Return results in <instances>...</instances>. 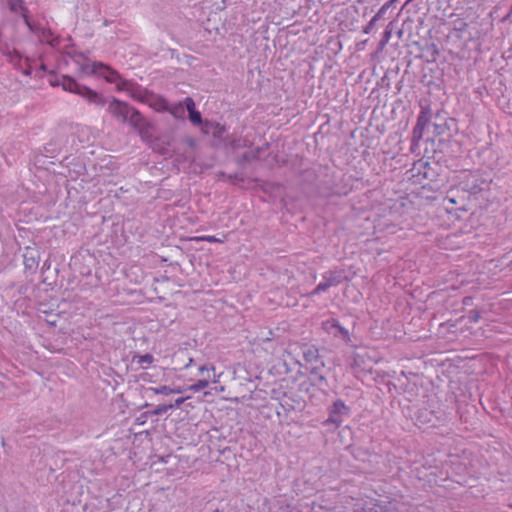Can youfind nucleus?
<instances>
[{
	"instance_id": "obj_20",
	"label": "nucleus",
	"mask_w": 512,
	"mask_h": 512,
	"mask_svg": "<svg viewBox=\"0 0 512 512\" xmlns=\"http://www.w3.org/2000/svg\"><path fill=\"white\" fill-rule=\"evenodd\" d=\"M198 371L201 374H204L205 372L209 373L210 371L214 372L215 366L214 365H201V366H199Z\"/></svg>"
},
{
	"instance_id": "obj_9",
	"label": "nucleus",
	"mask_w": 512,
	"mask_h": 512,
	"mask_svg": "<svg viewBox=\"0 0 512 512\" xmlns=\"http://www.w3.org/2000/svg\"><path fill=\"white\" fill-rule=\"evenodd\" d=\"M102 62H87L80 66V72L84 75H97Z\"/></svg>"
},
{
	"instance_id": "obj_21",
	"label": "nucleus",
	"mask_w": 512,
	"mask_h": 512,
	"mask_svg": "<svg viewBox=\"0 0 512 512\" xmlns=\"http://www.w3.org/2000/svg\"><path fill=\"white\" fill-rule=\"evenodd\" d=\"M227 147H231L232 149H237L242 147L243 145L240 143V140H231L225 144Z\"/></svg>"
},
{
	"instance_id": "obj_25",
	"label": "nucleus",
	"mask_w": 512,
	"mask_h": 512,
	"mask_svg": "<svg viewBox=\"0 0 512 512\" xmlns=\"http://www.w3.org/2000/svg\"><path fill=\"white\" fill-rule=\"evenodd\" d=\"M172 391H173L172 394H180L184 391V388L183 387L172 388Z\"/></svg>"
},
{
	"instance_id": "obj_15",
	"label": "nucleus",
	"mask_w": 512,
	"mask_h": 512,
	"mask_svg": "<svg viewBox=\"0 0 512 512\" xmlns=\"http://www.w3.org/2000/svg\"><path fill=\"white\" fill-rule=\"evenodd\" d=\"M137 363L143 368H147L154 361V357L151 354L139 355L136 357Z\"/></svg>"
},
{
	"instance_id": "obj_12",
	"label": "nucleus",
	"mask_w": 512,
	"mask_h": 512,
	"mask_svg": "<svg viewBox=\"0 0 512 512\" xmlns=\"http://www.w3.org/2000/svg\"><path fill=\"white\" fill-rule=\"evenodd\" d=\"M24 264L29 269H35L38 266V260L32 251L27 250L24 254Z\"/></svg>"
},
{
	"instance_id": "obj_10",
	"label": "nucleus",
	"mask_w": 512,
	"mask_h": 512,
	"mask_svg": "<svg viewBox=\"0 0 512 512\" xmlns=\"http://www.w3.org/2000/svg\"><path fill=\"white\" fill-rule=\"evenodd\" d=\"M210 129H212L213 136L216 138H221L225 133V127L219 123H206L205 131L208 132Z\"/></svg>"
},
{
	"instance_id": "obj_5",
	"label": "nucleus",
	"mask_w": 512,
	"mask_h": 512,
	"mask_svg": "<svg viewBox=\"0 0 512 512\" xmlns=\"http://www.w3.org/2000/svg\"><path fill=\"white\" fill-rule=\"evenodd\" d=\"M7 2H8V6L11 11H13V12L21 11L22 12V16H23L24 22L27 25V27L30 29L31 32H36L37 28L30 21L28 14H27V9L24 8L22 0H7Z\"/></svg>"
},
{
	"instance_id": "obj_3",
	"label": "nucleus",
	"mask_w": 512,
	"mask_h": 512,
	"mask_svg": "<svg viewBox=\"0 0 512 512\" xmlns=\"http://www.w3.org/2000/svg\"><path fill=\"white\" fill-rule=\"evenodd\" d=\"M349 414V408L344 404L343 401L337 400L334 402L328 419L325 421L326 424H334L338 427L343 421L344 418Z\"/></svg>"
},
{
	"instance_id": "obj_29",
	"label": "nucleus",
	"mask_w": 512,
	"mask_h": 512,
	"mask_svg": "<svg viewBox=\"0 0 512 512\" xmlns=\"http://www.w3.org/2000/svg\"><path fill=\"white\" fill-rule=\"evenodd\" d=\"M320 290V285H318L316 288H315V292H318Z\"/></svg>"
},
{
	"instance_id": "obj_4",
	"label": "nucleus",
	"mask_w": 512,
	"mask_h": 512,
	"mask_svg": "<svg viewBox=\"0 0 512 512\" xmlns=\"http://www.w3.org/2000/svg\"><path fill=\"white\" fill-rule=\"evenodd\" d=\"M97 76L103 77L107 82L115 84L119 90H123L127 85V82L117 71L103 63L102 66L99 67Z\"/></svg>"
},
{
	"instance_id": "obj_14",
	"label": "nucleus",
	"mask_w": 512,
	"mask_h": 512,
	"mask_svg": "<svg viewBox=\"0 0 512 512\" xmlns=\"http://www.w3.org/2000/svg\"><path fill=\"white\" fill-rule=\"evenodd\" d=\"M147 391L152 392L155 395H170L173 393L172 388L167 385H162L159 387H149Z\"/></svg>"
},
{
	"instance_id": "obj_6",
	"label": "nucleus",
	"mask_w": 512,
	"mask_h": 512,
	"mask_svg": "<svg viewBox=\"0 0 512 512\" xmlns=\"http://www.w3.org/2000/svg\"><path fill=\"white\" fill-rule=\"evenodd\" d=\"M163 108L176 119L185 118V111L187 110L185 100L183 102L164 103Z\"/></svg>"
},
{
	"instance_id": "obj_8",
	"label": "nucleus",
	"mask_w": 512,
	"mask_h": 512,
	"mask_svg": "<svg viewBox=\"0 0 512 512\" xmlns=\"http://www.w3.org/2000/svg\"><path fill=\"white\" fill-rule=\"evenodd\" d=\"M390 4H385L384 6H382L378 12L371 18V20L369 21V23L364 27L363 29V32L365 34H369L371 33V31L373 30V28L375 27L376 23L383 17V15L385 14L386 10L389 8Z\"/></svg>"
},
{
	"instance_id": "obj_23",
	"label": "nucleus",
	"mask_w": 512,
	"mask_h": 512,
	"mask_svg": "<svg viewBox=\"0 0 512 512\" xmlns=\"http://www.w3.org/2000/svg\"><path fill=\"white\" fill-rule=\"evenodd\" d=\"M425 167H426V163H424L423 161H418L417 163H414L412 171L417 170L418 172H420L421 169L425 168Z\"/></svg>"
},
{
	"instance_id": "obj_24",
	"label": "nucleus",
	"mask_w": 512,
	"mask_h": 512,
	"mask_svg": "<svg viewBox=\"0 0 512 512\" xmlns=\"http://www.w3.org/2000/svg\"><path fill=\"white\" fill-rule=\"evenodd\" d=\"M221 373L220 374H215L213 375V379L211 380L213 383H218L220 381V378H221Z\"/></svg>"
},
{
	"instance_id": "obj_26",
	"label": "nucleus",
	"mask_w": 512,
	"mask_h": 512,
	"mask_svg": "<svg viewBox=\"0 0 512 512\" xmlns=\"http://www.w3.org/2000/svg\"><path fill=\"white\" fill-rule=\"evenodd\" d=\"M194 363V360L192 358L189 359L188 363L185 364L184 368L187 369L189 367H191Z\"/></svg>"
},
{
	"instance_id": "obj_11",
	"label": "nucleus",
	"mask_w": 512,
	"mask_h": 512,
	"mask_svg": "<svg viewBox=\"0 0 512 512\" xmlns=\"http://www.w3.org/2000/svg\"><path fill=\"white\" fill-rule=\"evenodd\" d=\"M209 383H210V376L208 374L207 377H203V378L199 379L197 382H195L194 384L190 385L188 387V390L193 391V392H198V391L208 387Z\"/></svg>"
},
{
	"instance_id": "obj_22",
	"label": "nucleus",
	"mask_w": 512,
	"mask_h": 512,
	"mask_svg": "<svg viewBox=\"0 0 512 512\" xmlns=\"http://www.w3.org/2000/svg\"><path fill=\"white\" fill-rule=\"evenodd\" d=\"M190 397L187 396V397H180V398H177L174 402L173 405V408H179L186 400H188Z\"/></svg>"
},
{
	"instance_id": "obj_28",
	"label": "nucleus",
	"mask_w": 512,
	"mask_h": 512,
	"mask_svg": "<svg viewBox=\"0 0 512 512\" xmlns=\"http://www.w3.org/2000/svg\"><path fill=\"white\" fill-rule=\"evenodd\" d=\"M340 332L344 335L345 338L348 337V331L343 329V328H340Z\"/></svg>"
},
{
	"instance_id": "obj_17",
	"label": "nucleus",
	"mask_w": 512,
	"mask_h": 512,
	"mask_svg": "<svg viewBox=\"0 0 512 512\" xmlns=\"http://www.w3.org/2000/svg\"><path fill=\"white\" fill-rule=\"evenodd\" d=\"M381 507H379L376 503H369L366 507L361 509H356L354 512H378Z\"/></svg>"
},
{
	"instance_id": "obj_7",
	"label": "nucleus",
	"mask_w": 512,
	"mask_h": 512,
	"mask_svg": "<svg viewBox=\"0 0 512 512\" xmlns=\"http://www.w3.org/2000/svg\"><path fill=\"white\" fill-rule=\"evenodd\" d=\"M185 105H186V109L188 111L189 119H190L191 123L194 125H197V126L200 125L202 123V118H201L200 112L197 111L195 108L194 100L191 97L185 98Z\"/></svg>"
},
{
	"instance_id": "obj_18",
	"label": "nucleus",
	"mask_w": 512,
	"mask_h": 512,
	"mask_svg": "<svg viewBox=\"0 0 512 512\" xmlns=\"http://www.w3.org/2000/svg\"><path fill=\"white\" fill-rule=\"evenodd\" d=\"M392 36V31L390 29H386L383 33L382 39L379 43L380 49H383L387 43L389 42L390 38Z\"/></svg>"
},
{
	"instance_id": "obj_19",
	"label": "nucleus",
	"mask_w": 512,
	"mask_h": 512,
	"mask_svg": "<svg viewBox=\"0 0 512 512\" xmlns=\"http://www.w3.org/2000/svg\"><path fill=\"white\" fill-rule=\"evenodd\" d=\"M195 240H201V241H206V242H209V243H221L223 242V240L213 236V235H205V236H201V237H197L195 238Z\"/></svg>"
},
{
	"instance_id": "obj_1",
	"label": "nucleus",
	"mask_w": 512,
	"mask_h": 512,
	"mask_svg": "<svg viewBox=\"0 0 512 512\" xmlns=\"http://www.w3.org/2000/svg\"><path fill=\"white\" fill-rule=\"evenodd\" d=\"M51 85L61 86L64 91L79 95L88 103L94 104L98 107H103L106 104V100L102 94L83 84L78 83L75 79L69 76H61V78H59L57 81H51Z\"/></svg>"
},
{
	"instance_id": "obj_30",
	"label": "nucleus",
	"mask_w": 512,
	"mask_h": 512,
	"mask_svg": "<svg viewBox=\"0 0 512 512\" xmlns=\"http://www.w3.org/2000/svg\"><path fill=\"white\" fill-rule=\"evenodd\" d=\"M509 507H510V508H512V503H511V504H509Z\"/></svg>"
},
{
	"instance_id": "obj_13",
	"label": "nucleus",
	"mask_w": 512,
	"mask_h": 512,
	"mask_svg": "<svg viewBox=\"0 0 512 512\" xmlns=\"http://www.w3.org/2000/svg\"><path fill=\"white\" fill-rule=\"evenodd\" d=\"M425 128V121L422 116H419L417 119V124L413 129V138L415 140H419L422 138L423 130Z\"/></svg>"
},
{
	"instance_id": "obj_2",
	"label": "nucleus",
	"mask_w": 512,
	"mask_h": 512,
	"mask_svg": "<svg viewBox=\"0 0 512 512\" xmlns=\"http://www.w3.org/2000/svg\"><path fill=\"white\" fill-rule=\"evenodd\" d=\"M108 112L113 115L118 121L129 122L137 126L141 120V116L137 110L129 106L127 103L113 98L107 107Z\"/></svg>"
},
{
	"instance_id": "obj_27",
	"label": "nucleus",
	"mask_w": 512,
	"mask_h": 512,
	"mask_svg": "<svg viewBox=\"0 0 512 512\" xmlns=\"http://www.w3.org/2000/svg\"><path fill=\"white\" fill-rule=\"evenodd\" d=\"M445 200L451 204H456V200L453 197H446Z\"/></svg>"
},
{
	"instance_id": "obj_16",
	"label": "nucleus",
	"mask_w": 512,
	"mask_h": 512,
	"mask_svg": "<svg viewBox=\"0 0 512 512\" xmlns=\"http://www.w3.org/2000/svg\"><path fill=\"white\" fill-rule=\"evenodd\" d=\"M173 409V405L171 404H164V405H158L155 407V409L151 412L152 415H163L169 410Z\"/></svg>"
}]
</instances>
